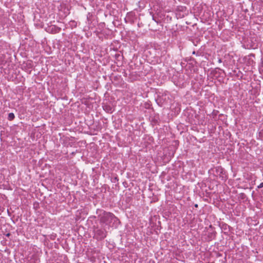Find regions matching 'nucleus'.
I'll return each instance as SVG.
<instances>
[{"label": "nucleus", "instance_id": "nucleus-1", "mask_svg": "<svg viewBox=\"0 0 263 263\" xmlns=\"http://www.w3.org/2000/svg\"><path fill=\"white\" fill-rule=\"evenodd\" d=\"M114 219H117V218L111 213L104 212L100 216V222L106 224H109Z\"/></svg>", "mask_w": 263, "mask_h": 263}, {"label": "nucleus", "instance_id": "nucleus-2", "mask_svg": "<svg viewBox=\"0 0 263 263\" xmlns=\"http://www.w3.org/2000/svg\"><path fill=\"white\" fill-rule=\"evenodd\" d=\"M94 237L98 240L103 239L106 236L107 232L105 230L96 229L94 231Z\"/></svg>", "mask_w": 263, "mask_h": 263}, {"label": "nucleus", "instance_id": "nucleus-3", "mask_svg": "<svg viewBox=\"0 0 263 263\" xmlns=\"http://www.w3.org/2000/svg\"><path fill=\"white\" fill-rule=\"evenodd\" d=\"M212 171L215 176L221 178L222 179L224 178V170L221 166H216Z\"/></svg>", "mask_w": 263, "mask_h": 263}, {"label": "nucleus", "instance_id": "nucleus-4", "mask_svg": "<svg viewBox=\"0 0 263 263\" xmlns=\"http://www.w3.org/2000/svg\"><path fill=\"white\" fill-rule=\"evenodd\" d=\"M15 118V116L13 113L11 112L8 114V119L10 121L13 120Z\"/></svg>", "mask_w": 263, "mask_h": 263}, {"label": "nucleus", "instance_id": "nucleus-5", "mask_svg": "<svg viewBox=\"0 0 263 263\" xmlns=\"http://www.w3.org/2000/svg\"><path fill=\"white\" fill-rule=\"evenodd\" d=\"M103 108L105 110H106L108 112L111 111V108L109 106H104Z\"/></svg>", "mask_w": 263, "mask_h": 263}, {"label": "nucleus", "instance_id": "nucleus-6", "mask_svg": "<svg viewBox=\"0 0 263 263\" xmlns=\"http://www.w3.org/2000/svg\"><path fill=\"white\" fill-rule=\"evenodd\" d=\"M257 188L258 189L263 188V182L260 183V184L257 186Z\"/></svg>", "mask_w": 263, "mask_h": 263}, {"label": "nucleus", "instance_id": "nucleus-7", "mask_svg": "<svg viewBox=\"0 0 263 263\" xmlns=\"http://www.w3.org/2000/svg\"><path fill=\"white\" fill-rule=\"evenodd\" d=\"M262 189L261 190V194L263 195V187Z\"/></svg>", "mask_w": 263, "mask_h": 263}, {"label": "nucleus", "instance_id": "nucleus-8", "mask_svg": "<svg viewBox=\"0 0 263 263\" xmlns=\"http://www.w3.org/2000/svg\"><path fill=\"white\" fill-rule=\"evenodd\" d=\"M193 54H195V51H193Z\"/></svg>", "mask_w": 263, "mask_h": 263}, {"label": "nucleus", "instance_id": "nucleus-9", "mask_svg": "<svg viewBox=\"0 0 263 263\" xmlns=\"http://www.w3.org/2000/svg\"><path fill=\"white\" fill-rule=\"evenodd\" d=\"M195 207H197L198 206V205L197 204H195Z\"/></svg>", "mask_w": 263, "mask_h": 263}]
</instances>
